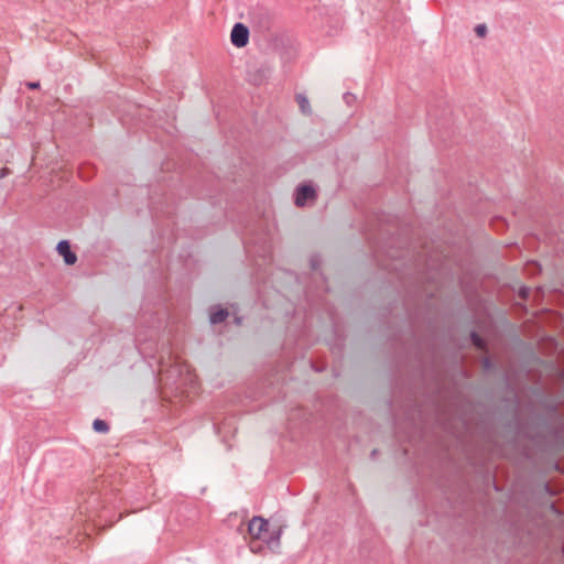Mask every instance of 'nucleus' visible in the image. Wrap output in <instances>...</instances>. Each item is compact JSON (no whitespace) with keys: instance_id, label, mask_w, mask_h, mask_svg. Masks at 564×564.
<instances>
[{"instance_id":"obj_6","label":"nucleus","mask_w":564,"mask_h":564,"mask_svg":"<svg viewBox=\"0 0 564 564\" xmlns=\"http://www.w3.org/2000/svg\"><path fill=\"white\" fill-rule=\"evenodd\" d=\"M296 101L300 106V109L303 113H311V106L308 99L303 95L296 96Z\"/></svg>"},{"instance_id":"obj_8","label":"nucleus","mask_w":564,"mask_h":564,"mask_svg":"<svg viewBox=\"0 0 564 564\" xmlns=\"http://www.w3.org/2000/svg\"><path fill=\"white\" fill-rule=\"evenodd\" d=\"M471 340L474 343V345L480 349L484 348V340L476 334V333H473L471 334Z\"/></svg>"},{"instance_id":"obj_1","label":"nucleus","mask_w":564,"mask_h":564,"mask_svg":"<svg viewBox=\"0 0 564 564\" xmlns=\"http://www.w3.org/2000/svg\"><path fill=\"white\" fill-rule=\"evenodd\" d=\"M268 521L261 517H253L248 525V532L254 540L265 542L270 550H276L280 546L281 529L269 532Z\"/></svg>"},{"instance_id":"obj_13","label":"nucleus","mask_w":564,"mask_h":564,"mask_svg":"<svg viewBox=\"0 0 564 564\" xmlns=\"http://www.w3.org/2000/svg\"><path fill=\"white\" fill-rule=\"evenodd\" d=\"M2 177H3V173L0 171V178H2Z\"/></svg>"},{"instance_id":"obj_7","label":"nucleus","mask_w":564,"mask_h":564,"mask_svg":"<svg viewBox=\"0 0 564 564\" xmlns=\"http://www.w3.org/2000/svg\"><path fill=\"white\" fill-rule=\"evenodd\" d=\"M93 427L97 433H107L109 431V425L106 421L96 419L93 423Z\"/></svg>"},{"instance_id":"obj_2","label":"nucleus","mask_w":564,"mask_h":564,"mask_svg":"<svg viewBox=\"0 0 564 564\" xmlns=\"http://www.w3.org/2000/svg\"><path fill=\"white\" fill-rule=\"evenodd\" d=\"M231 43L237 47H243L249 41V30L242 23H236L230 34Z\"/></svg>"},{"instance_id":"obj_5","label":"nucleus","mask_w":564,"mask_h":564,"mask_svg":"<svg viewBox=\"0 0 564 564\" xmlns=\"http://www.w3.org/2000/svg\"><path fill=\"white\" fill-rule=\"evenodd\" d=\"M227 316L228 312L226 310L219 308L215 312H212L209 319L212 324H218L225 321Z\"/></svg>"},{"instance_id":"obj_3","label":"nucleus","mask_w":564,"mask_h":564,"mask_svg":"<svg viewBox=\"0 0 564 564\" xmlns=\"http://www.w3.org/2000/svg\"><path fill=\"white\" fill-rule=\"evenodd\" d=\"M315 189L310 185H302L297 187L295 192V204L297 206H304L308 200L315 198Z\"/></svg>"},{"instance_id":"obj_10","label":"nucleus","mask_w":564,"mask_h":564,"mask_svg":"<svg viewBox=\"0 0 564 564\" xmlns=\"http://www.w3.org/2000/svg\"><path fill=\"white\" fill-rule=\"evenodd\" d=\"M26 86L30 88V89H37L40 87V83L39 82H29L26 84Z\"/></svg>"},{"instance_id":"obj_11","label":"nucleus","mask_w":564,"mask_h":564,"mask_svg":"<svg viewBox=\"0 0 564 564\" xmlns=\"http://www.w3.org/2000/svg\"><path fill=\"white\" fill-rule=\"evenodd\" d=\"M529 292H530V290H529V289L523 288V289L521 290L520 294H521V296H522L523 299H525V297L528 296Z\"/></svg>"},{"instance_id":"obj_9","label":"nucleus","mask_w":564,"mask_h":564,"mask_svg":"<svg viewBox=\"0 0 564 564\" xmlns=\"http://www.w3.org/2000/svg\"><path fill=\"white\" fill-rule=\"evenodd\" d=\"M475 32L479 37H484L487 34V26L485 24H478L475 28Z\"/></svg>"},{"instance_id":"obj_12","label":"nucleus","mask_w":564,"mask_h":564,"mask_svg":"<svg viewBox=\"0 0 564 564\" xmlns=\"http://www.w3.org/2000/svg\"><path fill=\"white\" fill-rule=\"evenodd\" d=\"M236 323L240 324V318L239 317L236 318Z\"/></svg>"},{"instance_id":"obj_4","label":"nucleus","mask_w":564,"mask_h":564,"mask_svg":"<svg viewBox=\"0 0 564 564\" xmlns=\"http://www.w3.org/2000/svg\"><path fill=\"white\" fill-rule=\"evenodd\" d=\"M56 250L63 257L64 262L67 265H73L77 261V256L70 250V246L67 240L59 241Z\"/></svg>"}]
</instances>
